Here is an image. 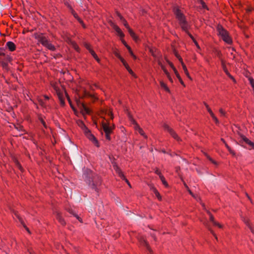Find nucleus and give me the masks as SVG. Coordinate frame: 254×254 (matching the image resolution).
Here are the masks:
<instances>
[{"mask_svg":"<svg viewBox=\"0 0 254 254\" xmlns=\"http://www.w3.org/2000/svg\"><path fill=\"white\" fill-rule=\"evenodd\" d=\"M82 177L90 187L96 191H98V186L101 183V179L99 176L94 174L91 170L84 168Z\"/></svg>","mask_w":254,"mask_h":254,"instance_id":"f257e3e1","label":"nucleus"},{"mask_svg":"<svg viewBox=\"0 0 254 254\" xmlns=\"http://www.w3.org/2000/svg\"><path fill=\"white\" fill-rule=\"evenodd\" d=\"M174 12L182 30L187 31L188 29V24L184 14L178 7L174 8Z\"/></svg>","mask_w":254,"mask_h":254,"instance_id":"f03ea898","label":"nucleus"},{"mask_svg":"<svg viewBox=\"0 0 254 254\" xmlns=\"http://www.w3.org/2000/svg\"><path fill=\"white\" fill-rule=\"evenodd\" d=\"M34 37L43 46L46 47L51 51H55V47L49 42L47 38L44 36L42 33H35L34 34Z\"/></svg>","mask_w":254,"mask_h":254,"instance_id":"7ed1b4c3","label":"nucleus"},{"mask_svg":"<svg viewBox=\"0 0 254 254\" xmlns=\"http://www.w3.org/2000/svg\"><path fill=\"white\" fill-rule=\"evenodd\" d=\"M217 30L218 32V35L220 36L224 41L228 44L232 43V40L229 35V33L221 25H218L217 26Z\"/></svg>","mask_w":254,"mask_h":254,"instance_id":"20e7f679","label":"nucleus"},{"mask_svg":"<svg viewBox=\"0 0 254 254\" xmlns=\"http://www.w3.org/2000/svg\"><path fill=\"white\" fill-rule=\"evenodd\" d=\"M102 128L105 133V136L106 139L108 140H111L110 134L113 132L115 126L114 124L111 125L109 121H107V123L102 122Z\"/></svg>","mask_w":254,"mask_h":254,"instance_id":"39448f33","label":"nucleus"},{"mask_svg":"<svg viewBox=\"0 0 254 254\" xmlns=\"http://www.w3.org/2000/svg\"><path fill=\"white\" fill-rule=\"evenodd\" d=\"M163 127L165 131L168 132L175 139L177 140L178 141H181V139L179 137L177 133L175 131V130L170 127L167 124H164L163 125Z\"/></svg>","mask_w":254,"mask_h":254,"instance_id":"423d86ee","label":"nucleus"},{"mask_svg":"<svg viewBox=\"0 0 254 254\" xmlns=\"http://www.w3.org/2000/svg\"><path fill=\"white\" fill-rule=\"evenodd\" d=\"M84 133L86 137L90 140L95 144V145L97 147L99 146V142L96 138L91 133V131L88 128H87L86 130H85Z\"/></svg>","mask_w":254,"mask_h":254,"instance_id":"0eeeda50","label":"nucleus"},{"mask_svg":"<svg viewBox=\"0 0 254 254\" xmlns=\"http://www.w3.org/2000/svg\"><path fill=\"white\" fill-rule=\"evenodd\" d=\"M113 168L115 170V171H116V172L118 174V175L123 180H125V181L127 182V185L130 187H131V185L129 183V182H128V181L125 178L124 175L123 174V172H122L121 170L120 169V168L117 166V165L113 162Z\"/></svg>","mask_w":254,"mask_h":254,"instance_id":"6e6552de","label":"nucleus"},{"mask_svg":"<svg viewBox=\"0 0 254 254\" xmlns=\"http://www.w3.org/2000/svg\"><path fill=\"white\" fill-rule=\"evenodd\" d=\"M54 88L57 93L61 106H64L65 104V102L63 92L61 91L59 88L55 85L54 86Z\"/></svg>","mask_w":254,"mask_h":254,"instance_id":"1a4fd4ad","label":"nucleus"},{"mask_svg":"<svg viewBox=\"0 0 254 254\" xmlns=\"http://www.w3.org/2000/svg\"><path fill=\"white\" fill-rule=\"evenodd\" d=\"M167 62H168V64H169V65L171 67V68L174 70V71L175 72V74H176L177 77L179 79V80L180 82L181 83V84L185 87V84L184 81H183L182 79L181 78L180 74H179L177 70L176 69L175 67L174 66L173 63H171V62L169 61H167Z\"/></svg>","mask_w":254,"mask_h":254,"instance_id":"9d476101","label":"nucleus"},{"mask_svg":"<svg viewBox=\"0 0 254 254\" xmlns=\"http://www.w3.org/2000/svg\"><path fill=\"white\" fill-rule=\"evenodd\" d=\"M77 103L78 106L80 107L81 111L83 114H84V113L89 114L90 113V110L85 105L83 102H81L80 100H79L77 102Z\"/></svg>","mask_w":254,"mask_h":254,"instance_id":"9b49d317","label":"nucleus"},{"mask_svg":"<svg viewBox=\"0 0 254 254\" xmlns=\"http://www.w3.org/2000/svg\"><path fill=\"white\" fill-rule=\"evenodd\" d=\"M241 137V138L248 145H249L253 148H254V143L249 140L248 138H247L245 135L239 133V134Z\"/></svg>","mask_w":254,"mask_h":254,"instance_id":"f8f14e48","label":"nucleus"},{"mask_svg":"<svg viewBox=\"0 0 254 254\" xmlns=\"http://www.w3.org/2000/svg\"><path fill=\"white\" fill-rule=\"evenodd\" d=\"M134 128L135 130L138 131L140 135H142L144 138H146L147 137V135H145L143 129L140 127L138 124L134 126Z\"/></svg>","mask_w":254,"mask_h":254,"instance_id":"ddd939ff","label":"nucleus"},{"mask_svg":"<svg viewBox=\"0 0 254 254\" xmlns=\"http://www.w3.org/2000/svg\"><path fill=\"white\" fill-rule=\"evenodd\" d=\"M113 27L114 30L117 32L118 34L121 37L123 38L125 36L124 34L122 31L121 29L119 28L118 26L115 24H113Z\"/></svg>","mask_w":254,"mask_h":254,"instance_id":"4468645a","label":"nucleus"},{"mask_svg":"<svg viewBox=\"0 0 254 254\" xmlns=\"http://www.w3.org/2000/svg\"><path fill=\"white\" fill-rule=\"evenodd\" d=\"M125 66L127 70V71L129 72V73L131 74L132 76H135V75L133 72V71L130 69L128 64L127 63V62L125 61V60H122L121 62Z\"/></svg>","mask_w":254,"mask_h":254,"instance_id":"2eb2a0df","label":"nucleus"},{"mask_svg":"<svg viewBox=\"0 0 254 254\" xmlns=\"http://www.w3.org/2000/svg\"><path fill=\"white\" fill-rule=\"evenodd\" d=\"M122 42L124 44V45L127 47V49L129 53H130V55L132 57V58L134 59H136V57L133 53V52H132V50L131 49V48L127 44V43L126 42V41L124 40H122Z\"/></svg>","mask_w":254,"mask_h":254,"instance_id":"dca6fc26","label":"nucleus"},{"mask_svg":"<svg viewBox=\"0 0 254 254\" xmlns=\"http://www.w3.org/2000/svg\"><path fill=\"white\" fill-rule=\"evenodd\" d=\"M221 64H222V66L223 69L224 71V72L226 73V74L230 78H233V76L229 72V71H228V69H227V68L226 67V64H225V62L223 60H221Z\"/></svg>","mask_w":254,"mask_h":254,"instance_id":"f3484780","label":"nucleus"},{"mask_svg":"<svg viewBox=\"0 0 254 254\" xmlns=\"http://www.w3.org/2000/svg\"><path fill=\"white\" fill-rule=\"evenodd\" d=\"M6 46L10 51H14L16 48L15 45L11 41L6 43Z\"/></svg>","mask_w":254,"mask_h":254,"instance_id":"a211bd4d","label":"nucleus"},{"mask_svg":"<svg viewBox=\"0 0 254 254\" xmlns=\"http://www.w3.org/2000/svg\"><path fill=\"white\" fill-rule=\"evenodd\" d=\"M76 123L77 124V125L82 129V130L83 131V132L85 131V130H86L88 128L85 125L84 123L83 122V121H81V120H78L76 122Z\"/></svg>","mask_w":254,"mask_h":254,"instance_id":"6ab92c4d","label":"nucleus"},{"mask_svg":"<svg viewBox=\"0 0 254 254\" xmlns=\"http://www.w3.org/2000/svg\"><path fill=\"white\" fill-rule=\"evenodd\" d=\"M56 218L62 225H65V222L64 219L62 218V217L60 213H59V212L56 213Z\"/></svg>","mask_w":254,"mask_h":254,"instance_id":"aec40b11","label":"nucleus"},{"mask_svg":"<svg viewBox=\"0 0 254 254\" xmlns=\"http://www.w3.org/2000/svg\"><path fill=\"white\" fill-rule=\"evenodd\" d=\"M67 211L73 215L75 217H76L80 222H82V220L81 218H80L78 215L71 209V208H68L67 209Z\"/></svg>","mask_w":254,"mask_h":254,"instance_id":"412c9836","label":"nucleus"},{"mask_svg":"<svg viewBox=\"0 0 254 254\" xmlns=\"http://www.w3.org/2000/svg\"><path fill=\"white\" fill-rule=\"evenodd\" d=\"M208 214H209L210 215V221L215 226H218L219 228H221L222 227V225L219 224V223H218L217 222H216L215 220H214V218L213 217V216L209 212H208Z\"/></svg>","mask_w":254,"mask_h":254,"instance_id":"4be33fe9","label":"nucleus"},{"mask_svg":"<svg viewBox=\"0 0 254 254\" xmlns=\"http://www.w3.org/2000/svg\"><path fill=\"white\" fill-rule=\"evenodd\" d=\"M130 36L134 40L137 41L138 39V37L136 35L135 33L133 31V30L130 28L127 30Z\"/></svg>","mask_w":254,"mask_h":254,"instance_id":"5701e85b","label":"nucleus"},{"mask_svg":"<svg viewBox=\"0 0 254 254\" xmlns=\"http://www.w3.org/2000/svg\"><path fill=\"white\" fill-rule=\"evenodd\" d=\"M16 217H17V218L18 219L19 221L20 222L21 224L23 225V226L24 227V228L26 229V230L29 233H30V230L29 229H28V228H27V227L25 225L23 220L22 219V218L19 216V215H16Z\"/></svg>","mask_w":254,"mask_h":254,"instance_id":"b1692460","label":"nucleus"},{"mask_svg":"<svg viewBox=\"0 0 254 254\" xmlns=\"http://www.w3.org/2000/svg\"><path fill=\"white\" fill-rule=\"evenodd\" d=\"M160 83L161 87L162 88H163L165 91H166L168 92H170V91L169 88L168 87V86H167V85L163 81H160Z\"/></svg>","mask_w":254,"mask_h":254,"instance_id":"393cba45","label":"nucleus"},{"mask_svg":"<svg viewBox=\"0 0 254 254\" xmlns=\"http://www.w3.org/2000/svg\"><path fill=\"white\" fill-rule=\"evenodd\" d=\"M186 32L188 34V35L190 37V38L192 40L193 42H194V43L195 44V45H196V46L198 48H199V46L197 42V41L195 40V39L194 38V37H193V36L188 31V30H187V31H186Z\"/></svg>","mask_w":254,"mask_h":254,"instance_id":"a878e982","label":"nucleus"},{"mask_svg":"<svg viewBox=\"0 0 254 254\" xmlns=\"http://www.w3.org/2000/svg\"><path fill=\"white\" fill-rule=\"evenodd\" d=\"M128 117L129 118V121L135 126L137 123L135 121V120L133 119L132 116L130 114L129 112L127 113Z\"/></svg>","mask_w":254,"mask_h":254,"instance_id":"bb28decb","label":"nucleus"},{"mask_svg":"<svg viewBox=\"0 0 254 254\" xmlns=\"http://www.w3.org/2000/svg\"><path fill=\"white\" fill-rule=\"evenodd\" d=\"M6 62H1V65L3 67H7V62H10L11 58L9 57H6Z\"/></svg>","mask_w":254,"mask_h":254,"instance_id":"cd10ccee","label":"nucleus"},{"mask_svg":"<svg viewBox=\"0 0 254 254\" xmlns=\"http://www.w3.org/2000/svg\"><path fill=\"white\" fill-rule=\"evenodd\" d=\"M113 53L115 55V56H116L118 58H119L120 61L122 62V60H124L120 55L119 54V52L118 51V50L117 49H115L114 51H113Z\"/></svg>","mask_w":254,"mask_h":254,"instance_id":"c85d7f7f","label":"nucleus"},{"mask_svg":"<svg viewBox=\"0 0 254 254\" xmlns=\"http://www.w3.org/2000/svg\"><path fill=\"white\" fill-rule=\"evenodd\" d=\"M159 178L160 179L162 184L166 187H168V184L167 182L166 181L165 178L163 175H160V177H159Z\"/></svg>","mask_w":254,"mask_h":254,"instance_id":"c756f323","label":"nucleus"},{"mask_svg":"<svg viewBox=\"0 0 254 254\" xmlns=\"http://www.w3.org/2000/svg\"><path fill=\"white\" fill-rule=\"evenodd\" d=\"M70 45L77 52H79L80 48L77 45V44L74 41L71 42V44Z\"/></svg>","mask_w":254,"mask_h":254,"instance_id":"7c9ffc66","label":"nucleus"},{"mask_svg":"<svg viewBox=\"0 0 254 254\" xmlns=\"http://www.w3.org/2000/svg\"><path fill=\"white\" fill-rule=\"evenodd\" d=\"M105 114L108 115V116H109L110 117V119L111 120H113V119H114V115H113V112H112V111H111V110H109V111L106 110V112H105Z\"/></svg>","mask_w":254,"mask_h":254,"instance_id":"2f4dec72","label":"nucleus"},{"mask_svg":"<svg viewBox=\"0 0 254 254\" xmlns=\"http://www.w3.org/2000/svg\"><path fill=\"white\" fill-rule=\"evenodd\" d=\"M156 51V49L155 48H150L149 49V52L151 53L152 56L155 58L157 57Z\"/></svg>","mask_w":254,"mask_h":254,"instance_id":"473e14b6","label":"nucleus"},{"mask_svg":"<svg viewBox=\"0 0 254 254\" xmlns=\"http://www.w3.org/2000/svg\"><path fill=\"white\" fill-rule=\"evenodd\" d=\"M211 116V117H212V118L214 120V121H215V123L218 124H219V121L218 120V119L216 118V117L215 116V115L214 114V113L212 112L210 114H209Z\"/></svg>","mask_w":254,"mask_h":254,"instance_id":"72a5a7b5","label":"nucleus"},{"mask_svg":"<svg viewBox=\"0 0 254 254\" xmlns=\"http://www.w3.org/2000/svg\"><path fill=\"white\" fill-rule=\"evenodd\" d=\"M158 64L161 66V68L163 69L164 72L165 73V74L166 73L168 72V71L165 68V66L162 64L161 63V62H160V60H158Z\"/></svg>","mask_w":254,"mask_h":254,"instance_id":"f704fd0d","label":"nucleus"},{"mask_svg":"<svg viewBox=\"0 0 254 254\" xmlns=\"http://www.w3.org/2000/svg\"><path fill=\"white\" fill-rule=\"evenodd\" d=\"M203 104L205 106V107H206V108L207 109V111H208V112L209 114H210V113L213 112L212 111L211 109H210V108L209 107V105L205 102H203Z\"/></svg>","mask_w":254,"mask_h":254,"instance_id":"c9c22d12","label":"nucleus"},{"mask_svg":"<svg viewBox=\"0 0 254 254\" xmlns=\"http://www.w3.org/2000/svg\"><path fill=\"white\" fill-rule=\"evenodd\" d=\"M182 67L186 76H189V73L185 64H183Z\"/></svg>","mask_w":254,"mask_h":254,"instance_id":"e433bc0d","label":"nucleus"},{"mask_svg":"<svg viewBox=\"0 0 254 254\" xmlns=\"http://www.w3.org/2000/svg\"><path fill=\"white\" fill-rule=\"evenodd\" d=\"M84 46L90 52V50H92V49L91 48V46L89 44L84 42L83 43Z\"/></svg>","mask_w":254,"mask_h":254,"instance_id":"4c0bfd02","label":"nucleus"},{"mask_svg":"<svg viewBox=\"0 0 254 254\" xmlns=\"http://www.w3.org/2000/svg\"><path fill=\"white\" fill-rule=\"evenodd\" d=\"M14 127L19 131H22L23 132L24 131V130L23 129V127L21 126L20 125H14Z\"/></svg>","mask_w":254,"mask_h":254,"instance_id":"58836bf2","label":"nucleus"},{"mask_svg":"<svg viewBox=\"0 0 254 254\" xmlns=\"http://www.w3.org/2000/svg\"><path fill=\"white\" fill-rule=\"evenodd\" d=\"M244 222L247 225V226L249 227V228H250V229L251 230V232L253 233H254V229L251 226V225H250L249 223V221L248 220H244Z\"/></svg>","mask_w":254,"mask_h":254,"instance_id":"ea45409f","label":"nucleus"},{"mask_svg":"<svg viewBox=\"0 0 254 254\" xmlns=\"http://www.w3.org/2000/svg\"><path fill=\"white\" fill-rule=\"evenodd\" d=\"M123 23V24L124 25V26L127 28V30H128L129 29H130V28L129 27L127 21H126V20L125 19L124 20H123L122 21Z\"/></svg>","mask_w":254,"mask_h":254,"instance_id":"a19ab883","label":"nucleus"},{"mask_svg":"<svg viewBox=\"0 0 254 254\" xmlns=\"http://www.w3.org/2000/svg\"><path fill=\"white\" fill-rule=\"evenodd\" d=\"M249 80L250 81V82L253 88V90H254V80L252 77H250L249 78Z\"/></svg>","mask_w":254,"mask_h":254,"instance_id":"79ce46f5","label":"nucleus"},{"mask_svg":"<svg viewBox=\"0 0 254 254\" xmlns=\"http://www.w3.org/2000/svg\"><path fill=\"white\" fill-rule=\"evenodd\" d=\"M38 102L41 106L44 107H46V103L44 102L42 99H38Z\"/></svg>","mask_w":254,"mask_h":254,"instance_id":"37998d69","label":"nucleus"},{"mask_svg":"<svg viewBox=\"0 0 254 254\" xmlns=\"http://www.w3.org/2000/svg\"><path fill=\"white\" fill-rule=\"evenodd\" d=\"M116 13L117 15L120 18L121 21H122L123 20H124L125 19V18L122 16V15L121 14V13L119 12L116 11Z\"/></svg>","mask_w":254,"mask_h":254,"instance_id":"c03bdc74","label":"nucleus"},{"mask_svg":"<svg viewBox=\"0 0 254 254\" xmlns=\"http://www.w3.org/2000/svg\"><path fill=\"white\" fill-rule=\"evenodd\" d=\"M64 40H65V41L66 42H67V43H68V44H71V42H73V41L71 40V39L70 38L68 37H66V38L64 39Z\"/></svg>","mask_w":254,"mask_h":254,"instance_id":"a18cd8bd","label":"nucleus"},{"mask_svg":"<svg viewBox=\"0 0 254 254\" xmlns=\"http://www.w3.org/2000/svg\"><path fill=\"white\" fill-rule=\"evenodd\" d=\"M84 96H89V97H93L94 96L90 94L89 93L86 92V91H84Z\"/></svg>","mask_w":254,"mask_h":254,"instance_id":"49530a36","label":"nucleus"},{"mask_svg":"<svg viewBox=\"0 0 254 254\" xmlns=\"http://www.w3.org/2000/svg\"><path fill=\"white\" fill-rule=\"evenodd\" d=\"M90 53L91 54V55L94 58H97V55L93 50H90Z\"/></svg>","mask_w":254,"mask_h":254,"instance_id":"de8ad7c7","label":"nucleus"},{"mask_svg":"<svg viewBox=\"0 0 254 254\" xmlns=\"http://www.w3.org/2000/svg\"><path fill=\"white\" fill-rule=\"evenodd\" d=\"M219 113L221 114V115L222 116H225V115H226V112H225V111L223 110V109L222 108H220L219 110Z\"/></svg>","mask_w":254,"mask_h":254,"instance_id":"09e8293b","label":"nucleus"},{"mask_svg":"<svg viewBox=\"0 0 254 254\" xmlns=\"http://www.w3.org/2000/svg\"><path fill=\"white\" fill-rule=\"evenodd\" d=\"M154 193L155 194V195L158 198V199L160 200H161V196L160 195L159 192L157 190Z\"/></svg>","mask_w":254,"mask_h":254,"instance_id":"8fccbe9b","label":"nucleus"},{"mask_svg":"<svg viewBox=\"0 0 254 254\" xmlns=\"http://www.w3.org/2000/svg\"><path fill=\"white\" fill-rule=\"evenodd\" d=\"M150 190L155 193L157 190L156 189V188L152 185H149Z\"/></svg>","mask_w":254,"mask_h":254,"instance_id":"3c124183","label":"nucleus"},{"mask_svg":"<svg viewBox=\"0 0 254 254\" xmlns=\"http://www.w3.org/2000/svg\"><path fill=\"white\" fill-rule=\"evenodd\" d=\"M150 190L155 193L157 190L156 189V188L152 185H149Z\"/></svg>","mask_w":254,"mask_h":254,"instance_id":"603ef678","label":"nucleus"},{"mask_svg":"<svg viewBox=\"0 0 254 254\" xmlns=\"http://www.w3.org/2000/svg\"><path fill=\"white\" fill-rule=\"evenodd\" d=\"M199 1L201 4L202 6V7L203 8H207L206 5L205 4V2L202 0H200Z\"/></svg>","mask_w":254,"mask_h":254,"instance_id":"864d4df0","label":"nucleus"},{"mask_svg":"<svg viewBox=\"0 0 254 254\" xmlns=\"http://www.w3.org/2000/svg\"><path fill=\"white\" fill-rule=\"evenodd\" d=\"M188 191L189 192V193L194 197L197 200H198V199H199V198H197V197L195 196L193 193L192 192H191V191L189 189H188Z\"/></svg>","mask_w":254,"mask_h":254,"instance_id":"5fc2aeb1","label":"nucleus"},{"mask_svg":"<svg viewBox=\"0 0 254 254\" xmlns=\"http://www.w3.org/2000/svg\"><path fill=\"white\" fill-rule=\"evenodd\" d=\"M15 164L17 166V167L20 169L21 171L23 170V168L21 167V166L19 164V163L18 162L17 160H15Z\"/></svg>","mask_w":254,"mask_h":254,"instance_id":"6e6d98bb","label":"nucleus"},{"mask_svg":"<svg viewBox=\"0 0 254 254\" xmlns=\"http://www.w3.org/2000/svg\"><path fill=\"white\" fill-rule=\"evenodd\" d=\"M166 75H167V76L168 78V79H169V80H170V81L171 82H172H172H173V79H172V78H171V76H170V75L169 73V72H167V73H166Z\"/></svg>","mask_w":254,"mask_h":254,"instance_id":"4d7b16f0","label":"nucleus"},{"mask_svg":"<svg viewBox=\"0 0 254 254\" xmlns=\"http://www.w3.org/2000/svg\"><path fill=\"white\" fill-rule=\"evenodd\" d=\"M155 173L157 174L159 177H160V175H162L160 171L157 169V168H156L155 170Z\"/></svg>","mask_w":254,"mask_h":254,"instance_id":"13d9d810","label":"nucleus"},{"mask_svg":"<svg viewBox=\"0 0 254 254\" xmlns=\"http://www.w3.org/2000/svg\"><path fill=\"white\" fill-rule=\"evenodd\" d=\"M71 12H72V14H73V16L75 18L78 16V15L77 14V13L73 9H72Z\"/></svg>","mask_w":254,"mask_h":254,"instance_id":"bf43d9fd","label":"nucleus"},{"mask_svg":"<svg viewBox=\"0 0 254 254\" xmlns=\"http://www.w3.org/2000/svg\"><path fill=\"white\" fill-rule=\"evenodd\" d=\"M40 121H41V123H42V124H43V125L44 126V127H46H46H46V123H45V122H44V121L42 118L40 119Z\"/></svg>","mask_w":254,"mask_h":254,"instance_id":"052dcab7","label":"nucleus"},{"mask_svg":"<svg viewBox=\"0 0 254 254\" xmlns=\"http://www.w3.org/2000/svg\"><path fill=\"white\" fill-rule=\"evenodd\" d=\"M225 146L228 149V150H229V151L231 152V153H232V151L231 150V148H230V147L228 146V145L227 144V143L226 142H225Z\"/></svg>","mask_w":254,"mask_h":254,"instance_id":"680f3d73","label":"nucleus"},{"mask_svg":"<svg viewBox=\"0 0 254 254\" xmlns=\"http://www.w3.org/2000/svg\"><path fill=\"white\" fill-rule=\"evenodd\" d=\"M174 54H175V56L178 58L179 59V58L181 57V56L179 55V54L176 51V50H174Z\"/></svg>","mask_w":254,"mask_h":254,"instance_id":"e2e57ef3","label":"nucleus"},{"mask_svg":"<svg viewBox=\"0 0 254 254\" xmlns=\"http://www.w3.org/2000/svg\"><path fill=\"white\" fill-rule=\"evenodd\" d=\"M179 61L180 62L181 64H182V66H183V64H185L183 61V59L182 58H181V57L180 58H179L178 59Z\"/></svg>","mask_w":254,"mask_h":254,"instance_id":"0e129e2a","label":"nucleus"},{"mask_svg":"<svg viewBox=\"0 0 254 254\" xmlns=\"http://www.w3.org/2000/svg\"><path fill=\"white\" fill-rule=\"evenodd\" d=\"M213 164H214L215 165H217L218 164V163L215 161V160H210Z\"/></svg>","mask_w":254,"mask_h":254,"instance_id":"69168bd1","label":"nucleus"},{"mask_svg":"<svg viewBox=\"0 0 254 254\" xmlns=\"http://www.w3.org/2000/svg\"><path fill=\"white\" fill-rule=\"evenodd\" d=\"M208 229H209V231L211 232V233L215 237L216 239H217V237H216L215 234L214 233L213 231L212 230H211L210 228H208Z\"/></svg>","mask_w":254,"mask_h":254,"instance_id":"338daca9","label":"nucleus"},{"mask_svg":"<svg viewBox=\"0 0 254 254\" xmlns=\"http://www.w3.org/2000/svg\"><path fill=\"white\" fill-rule=\"evenodd\" d=\"M44 98L46 100H49V97L47 95H44Z\"/></svg>","mask_w":254,"mask_h":254,"instance_id":"774afa93","label":"nucleus"}]
</instances>
